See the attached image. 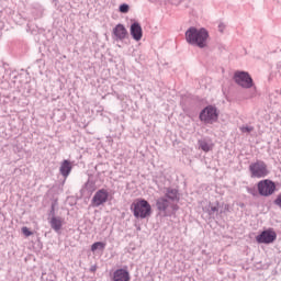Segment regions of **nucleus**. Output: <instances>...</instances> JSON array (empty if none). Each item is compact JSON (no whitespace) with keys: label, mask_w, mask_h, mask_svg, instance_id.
I'll list each match as a JSON object with an SVG mask.
<instances>
[{"label":"nucleus","mask_w":281,"mask_h":281,"mask_svg":"<svg viewBox=\"0 0 281 281\" xmlns=\"http://www.w3.org/2000/svg\"><path fill=\"white\" fill-rule=\"evenodd\" d=\"M199 119L203 124H214L218 122V110L214 105H209L200 112Z\"/></svg>","instance_id":"3"},{"label":"nucleus","mask_w":281,"mask_h":281,"mask_svg":"<svg viewBox=\"0 0 281 281\" xmlns=\"http://www.w3.org/2000/svg\"><path fill=\"white\" fill-rule=\"evenodd\" d=\"M234 80L236 85L243 87V89H251L254 87V79L248 75V72L236 71L234 75Z\"/></svg>","instance_id":"4"},{"label":"nucleus","mask_w":281,"mask_h":281,"mask_svg":"<svg viewBox=\"0 0 281 281\" xmlns=\"http://www.w3.org/2000/svg\"><path fill=\"white\" fill-rule=\"evenodd\" d=\"M131 36L134 38V41H142V37L144 36V32L142 31V25L139 23H133L130 29Z\"/></svg>","instance_id":"10"},{"label":"nucleus","mask_w":281,"mask_h":281,"mask_svg":"<svg viewBox=\"0 0 281 281\" xmlns=\"http://www.w3.org/2000/svg\"><path fill=\"white\" fill-rule=\"evenodd\" d=\"M109 201V191L106 189H100L97 191L91 200L92 207H100Z\"/></svg>","instance_id":"7"},{"label":"nucleus","mask_w":281,"mask_h":281,"mask_svg":"<svg viewBox=\"0 0 281 281\" xmlns=\"http://www.w3.org/2000/svg\"><path fill=\"white\" fill-rule=\"evenodd\" d=\"M249 168L254 177H267V175H269L267 165L263 161H257L255 164H251Z\"/></svg>","instance_id":"8"},{"label":"nucleus","mask_w":281,"mask_h":281,"mask_svg":"<svg viewBox=\"0 0 281 281\" xmlns=\"http://www.w3.org/2000/svg\"><path fill=\"white\" fill-rule=\"evenodd\" d=\"M274 204L281 207V194L277 196V199L274 200Z\"/></svg>","instance_id":"21"},{"label":"nucleus","mask_w":281,"mask_h":281,"mask_svg":"<svg viewBox=\"0 0 281 281\" xmlns=\"http://www.w3.org/2000/svg\"><path fill=\"white\" fill-rule=\"evenodd\" d=\"M220 32H223V30H225V25H223V24H220Z\"/></svg>","instance_id":"22"},{"label":"nucleus","mask_w":281,"mask_h":281,"mask_svg":"<svg viewBox=\"0 0 281 281\" xmlns=\"http://www.w3.org/2000/svg\"><path fill=\"white\" fill-rule=\"evenodd\" d=\"M128 4H121L120 5V12H122L123 14H126L128 12Z\"/></svg>","instance_id":"20"},{"label":"nucleus","mask_w":281,"mask_h":281,"mask_svg":"<svg viewBox=\"0 0 281 281\" xmlns=\"http://www.w3.org/2000/svg\"><path fill=\"white\" fill-rule=\"evenodd\" d=\"M72 168H74V162H71L70 160H64L61 161L59 172L63 177H69Z\"/></svg>","instance_id":"11"},{"label":"nucleus","mask_w":281,"mask_h":281,"mask_svg":"<svg viewBox=\"0 0 281 281\" xmlns=\"http://www.w3.org/2000/svg\"><path fill=\"white\" fill-rule=\"evenodd\" d=\"M156 206H157V210H159V212H166V210L170 207V201H168V199L166 198H160L157 200Z\"/></svg>","instance_id":"13"},{"label":"nucleus","mask_w":281,"mask_h":281,"mask_svg":"<svg viewBox=\"0 0 281 281\" xmlns=\"http://www.w3.org/2000/svg\"><path fill=\"white\" fill-rule=\"evenodd\" d=\"M22 234L26 237L33 236L34 233L32 231H30V228H27L26 226L22 227Z\"/></svg>","instance_id":"19"},{"label":"nucleus","mask_w":281,"mask_h":281,"mask_svg":"<svg viewBox=\"0 0 281 281\" xmlns=\"http://www.w3.org/2000/svg\"><path fill=\"white\" fill-rule=\"evenodd\" d=\"M52 229L60 232L63 229V218L53 216L49 221Z\"/></svg>","instance_id":"14"},{"label":"nucleus","mask_w":281,"mask_h":281,"mask_svg":"<svg viewBox=\"0 0 281 281\" xmlns=\"http://www.w3.org/2000/svg\"><path fill=\"white\" fill-rule=\"evenodd\" d=\"M135 218H148L153 214L150 203L144 199L135 200L132 204Z\"/></svg>","instance_id":"2"},{"label":"nucleus","mask_w":281,"mask_h":281,"mask_svg":"<svg viewBox=\"0 0 281 281\" xmlns=\"http://www.w3.org/2000/svg\"><path fill=\"white\" fill-rule=\"evenodd\" d=\"M276 238H278L276 231L268 228L261 232L260 235L256 237V240L259 245H271V243H276Z\"/></svg>","instance_id":"5"},{"label":"nucleus","mask_w":281,"mask_h":281,"mask_svg":"<svg viewBox=\"0 0 281 281\" xmlns=\"http://www.w3.org/2000/svg\"><path fill=\"white\" fill-rule=\"evenodd\" d=\"M113 34L117 41H124V38L128 37V31L124 26V24H117L113 29Z\"/></svg>","instance_id":"9"},{"label":"nucleus","mask_w":281,"mask_h":281,"mask_svg":"<svg viewBox=\"0 0 281 281\" xmlns=\"http://www.w3.org/2000/svg\"><path fill=\"white\" fill-rule=\"evenodd\" d=\"M199 144L201 150H203L204 153H210V150L214 148V144L206 140H200Z\"/></svg>","instance_id":"16"},{"label":"nucleus","mask_w":281,"mask_h":281,"mask_svg":"<svg viewBox=\"0 0 281 281\" xmlns=\"http://www.w3.org/2000/svg\"><path fill=\"white\" fill-rule=\"evenodd\" d=\"M186 37L191 45H196V47L203 48L207 47V38H210V34L205 29L196 30L191 27L186 32Z\"/></svg>","instance_id":"1"},{"label":"nucleus","mask_w":281,"mask_h":281,"mask_svg":"<svg viewBox=\"0 0 281 281\" xmlns=\"http://www.w3.org/2000/svg\"><path fill=\"white\" fill-rule=\"evenodd\" d=\"M105 247H106V243L97 241L92 244L91 251H98V249L104 250Z\"/></svg>","instance_id":"17"},{"label":"nucleus","mask_w":281,"mask_h":281,"mask_svg":"<svg viewBox=\"0 0 281 281\" xmlns=\"http://www.w3.org/2000/svg\"><path fill=\"white\" fill-rule=\"evenodd\" d=\"M113 281H131V274L127 270L124 269H117L114 272Z\"/></svg>","instance_id":"12"},{"label":"nucleus","mask_w":281,"mask_h":281,"mask_svg":"<svg viewBox=\"0 0 281 281\" xmlns=\"http://www.w3.org/2000/svg\"><path fill=\"white\" fill-rule=\"evenodd\" d=\"M258 192L261 196H271L276 192V183L271 180H263L258 183Z\"/></svg>","instance_id":"6"},{"label":"nucleus","mask_w":281,"mask_h":281,"mask_svg":"<svg viewBox=\"0 0 281 281\" xmlns=\"http://www.w3.org/2000/svg\"><path fill=\"white\" fill-rule=\"evenodd\" d=\"M166 196L169 201H179V191L176 189H167Z\"/></svg>","instance_id":"15"},{"label":"nucleus","mask_w":281,"mask_h":281,"mask_svg":"<svg viewBox=\"0 0 281 281\" xmlns=\"http://www.w3.org/2000/svg\"><path fill=\"white\" fill-rule=\"evenodd\" d=\"M239 131L241 133H251V132H254V126L244 125V126L239 127Z\"/></svg>","instance_id":"18"},{"label":"nucleus","mask_w":281,"mask_h":281,"mask_svg":"<svg viewBox=\"0 0 281 281\" xmlns=\"http://www.w3.org/2000/svg\"><path fill=\"white\" fill-rule=\"evenodd\" d=\"M52 212H54V206H52Z\"/></svg>","instance_id":"23"}]
</instances>
